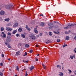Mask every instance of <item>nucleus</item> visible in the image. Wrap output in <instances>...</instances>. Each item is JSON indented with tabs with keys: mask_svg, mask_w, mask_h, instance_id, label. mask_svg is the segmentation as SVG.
<instances>
[{
	"mask_svg": "<svg viewBox=\"0 0 76 76\" xmlns=\"http://www.w3.org/2000/svg\"><path fill=\"white\" fill-rule=\"evenodd\" d=\"M13 5H6L5 6V7L6 8L10 10L11 9H13Z\"/></svg>",
	"mask_w": 76,
	"mask_h": 76,
	"instance_id": "1",
	"label": "nucleus"
},
{
	"mask_svg": "<svg viewBox=\"0 0 76 76\" xmlns=\"http://www.w3.org/2000/svg\"><path fill=\"white\" fill-rule=\"evenodd\" d=\"M10 41H11V39H10V38L7 37L6 40V42H5L4 43L5 45H7V44H8L7 42H10Z\"/></svg>",
	"mask_w": 76,
	"mask_h": 76,
	"instance_id": "2",
	"label": "nucleus"
},
{
	"mask_svg": "<svg viewBox=\"0 0 76 76\" xmlns=\"http://www.w3.org/2000/svg\"><path fill=\"white\" fill-rule=\"evenodd\" d=\"M39 25L41 26H45V23L43 22H41L39 24Z\"/></svg>",
	"mask_w": 76,
	"mask_h": 76,
	"instance_id": "3",
	"label": "nucleus"
},
{
	"mask_svg": "<svg viewBox=\"0 0 76 76\" xmlns=\"http://www.w3.org/2000/svg\"><path fill=\"white\" fill-rule=\"evenodd\" d=\"M5 12L4 11L2 10L0 12V15H4Z\"/></svg>",
	"mask_w": 76,
	"mask_h": 76,
	"instance_id": "4",
	"label": "nucleus"
},
{
	"mask_svg": "<svg viewBox=\"0 0 76 76\" xmlns=\"http://www.w3.org/2000/svg\"><path fill=\"white\" fill-rule=\"evenodd\" d=\"M58 75L60 76H64V74L62 72H59Z\"/></svg>",
	"mask_w": 76,
	"mask_h": 76,
	"instance_id": "5",
	"label": "nucleus"
},
{
	"mask_svg": "<svg viewBox=\"0 0 76 76\" xmlns=\"http://www.w3.org/2000/svg\"><path fill=\"white\" fill-rule=\"evenodd\" d=\"M31 38L32 39L35 40L36 38V37L35 36H34L33 35L31 36Z\"/></svg>",
	"mask_w": 76,
	"mask_h": 76,
	"instance_id": "6",
	"label": "nucleus"
},
{
	"mask_svg": "<svg viewBox=\"0 0 76 76\" xmlns=\"http://www.w3.org/2000/svg\"><path fill=\"white\" fill-rule=\"evenodd\" d=\"M20 53V51H18L16 52L15 55L17 56H19V55H20V54H19Z\"/></svg>",
	"mask_w": 76,
	"mask_h": 76,
	"instance_id": "7",
	"label": "nucleus"
},
{
	"mask_svg": "<svg viewBox=\"0 0 76 76\" xmlns=\"http://www.w3.org/2000/svg\"><path fill=\"white\" fill-rule=\"evenodd\" d=\"M26 28L28 29V31H31V29L30 28H28V26L27 25H26Z\"/></svg>",
	"mask_w": 76,
	"mask_h": 76,
	"instance_id": "8",
	"label": "nucleus"
},
{
	"mask_svg": "<svg viewBox=\"0 0 76 76\" xmlns=\"http://www.w3.org/2000/svg\"><path fill=\"white\" fill-rule=\"evenodd\" d=\"M48 25L50 27H53V24L51 23H50V24Z\"/></svg>",
	"mask_w": 76,
	"mask_h": 76,
	"instance_id": "9",
	"label": "nucleus"
},
{
	"mask_svg": "<svg viewBox=\"0 0 76 76\" xmlns=\"http://www.w3.org/2000/svg\"><path fill=\"white\" fill-rule=\"evenodd\" d=\"M18 26V23H15V24L14 25V27H15V28H16V27H17V26Z\"/></svg>",
	"mask_w": 76,
	"mask_h": 76,
	"instance_id": "10",
	"label": "nucleus"
},
{
	"mask_svg": "<svg viewBox=\"0 0 76 76\" xmlns=\"http://www.w3.org/2000/svg\"><path fill=\"white\" fill-rule=\"evenodd\" d=\"M34 68H35V67L33 66H31V68L30 69V71H31V70H33V69H34Z\"/></svg>",
	"mask_w": 76,
	"mask_h": 76,
	"instance_id": "11",
	"label": "nucleus"
},
{
	"mask_svg": "<svg viewBox=\"0 0 76 76\" xmlns=\"http://www.w3.org/2000/svg\"><path fill=\"white\" fill-rule=\"evenodd\" d=\"M21 37H22L23 38H25V35L24 34H21Z\"/></svg>",
	"mask_w": 76,
	"mask_h": 76,
	"instance_id": "12",
	"label": "nucleus"
},
{
	"mask_svg": "<svg viewBox=\"0 0 76 76\" xmlns=\"http://www.w3.org/2000/svg\"><path fill=\"white\" fill-rule=\"evenodd\" d=\"M17 32V30H16L13 31V32H12V34H16V33Z\"/></svg>",
	"mask_w": 76,
	"mask_h": 76,
	"instance_id": "13",
	"label": "nucleus"
},
{
	"mask_svg": "<svg viewBox=\"0 0 76 76\" xmlns=\"http://www.w3.org/2000/svg\"><path fill=\"white\" fill-rule=\"evenodd\" d=\"M10 20V19L8 18L5 19L4 21H6L7 22H9Z\"/></svg>",
	"mask_w": 76,
	"mask_h": 76,
	"instance_id": "14",
	"label": "nucleus"
},
{
	"mask_svg": "<svg viewBox=\"0 0 76 76\" xmlns=\"http://www.w3.org/2000/svg\"><path fill=\"white\" fill-rule=\"evenodd\" d=\"M42 65L43 66V69H46V66H45V65L44 64H42Z\"/></svg>",
	"mask_w": 76,
	"mask_h": 76,
	"instance_id": "15",
	"label": "nucleus"
},
{
	"mask_svg": "<svg viewBox=\"0 0 76 76\" xmlns=\"http://www.w3.org/2000/svg\"><path fill=\"white\" fill-rule=\"evenodd\" d=\"M7 45H8V48H11V46H10V44H9V43H8Z\"/></svg>",
	"mask_w": 76,
	"mask_h": 76,
	"instance_id": "16",
	"label": "nucleus"
},
{
	"mask_svg": "<svg viewBox=\"0 0 76 76\" xmlns=\"http://www.w3.org/2000/svg\"><path fill=\"white\" fill-rule=\"evenodd\" d=\"M29 47V45L28 44H26L25 45V47H26V48H28Z\"/></svg>",
	"mask_w": 76,
	"mask_h": 76,
	"instance_id": "17",
	"label": "nucleus"
},
{
	"mask_svg": "<svg viewBox=\"0 0 76 76\" xmlns=\"http://www.w3.org/2000/svg\"><path fill=\"white\" fill-rule=\"evenodd\" d=\"M69 37L68 36H67L66 37L65 40H69Z\"/></svg>",
	"mask_w": 76,
	"mask_h": 76,
	"instance_id": "18",
	"label": "nucleus"
},
{
	"mask_svg": "<svg viewBox=\"0 0 76 76\" xmlns=\"http://www.w3.org/2000/svg\"><path fill=\"white\" fill-rule=\"evenodd\" d=\"M67 26L68 28H69V27H70V26H71V24L70 23L68 24L67 25Z\"/></svg>",
	"mask_w": 76,
	"mask_h": 76,
	"instance_id": "19",
	"label": "nucleus"
},
{
	"mask_svg": "<svg viewBox=\"0 0 76 76\" xmlns=\"http://www.w3.org/2000/svg\"><path fill=\"white\" fill-rule=\"evenodd\" d=\"M22 29H21V28H19L18 29V31L19 32H22Z\"/></svg>",
	"mask_w": 76,
	"mask_h": 76,
	"instance_id": "20",
	"label": "nucleus"
},
{
	"mask_svg": "<svg viewBox=\"0 0 76 76\" xmlns=\"http://www.w3.org/2000/svg\"><path fill=\"white\" fill-rule=\"evenodd\" d=\"M12 30V28H9L7 29V31H11Z\"/></svg>",
	"mask_w": 76,
	"mask_h": 76,
	"instance_id": "21",
	"label": "nucleus"
},
{
	"mask_svg": "<svg viewBox=\"0 0 76 76\" xmlns=\"http://www.w3.org/2000/svg\"><path fill=\"white\" fill-rule=\"evenodd\" d=\"M3 37H4V38H6V35L4 34L3 35Z\"/></svg>",
	"mask_w": 76,
	"mask_h": 76,
	"instance_id": "22",
	"label": "nucleus"
},
{
	"mask_svg": "<svg viewBox=\"0 0 76 76\" xmlns=\"http://www.w3.org/2000/svg\"><path fill=\"white\" fill-rule=\"evenodd\" d=\"M34 32L35 33H36V34H38V32L37 30H34Z\"/></svg>",
	"mask_w": 76,
	"mask_h": 76,
	"instance_id": "23",
	"label": "nucleus"
},
{
	"mask_svg": "<svg viewBox=\"0 0 76 76\" xmlns=\"http://www.w3.org/2000/svg\"><path fill=\"white\" fill-rule=\"evenodd\" d=\"M16 70L19 71V67L18 66H17L16 67Z\"/></svg>",
	"mask_w": 76,
	"mask_h": 76,
	"instance_id": "24",
	"label": "nucleus"
},
{
	"mask_svg": "<svg viewBox=\"0 0 76 76\" xmlns=\"http://www.w3.org/2000/svg\"><path fill=\"white\" fill-rule=\"evenodd\" d=\"M1 31H4V28L3 27H1Z\"/></svg>",
	"mask_w": 76,
	"mask_h": 76,
	"instance_id": "25",
	"label": "nucleus"
},
{
	"mask_svg": "<svg viewBox=\"0 0 76 76\" xmlns=\"http://www.w3.org/2000/svg\"><path fill=\"white\" fill-rule=\"evenodd\" d=\"M33 52V50H30L29 51V52L30 53H32Z\"/></svg>",
	"mask_w": 76,
	"mask_h": 76,
	"instance_id": "26",
	"label": "nucleus"
},
{
	"mask_svg": "<svg viewBox=\"0 0 76 76\" xmlns=\"http://www.w3.org/2000/svg\"><path fill=\"white\" fill-rule=\"evenodd\" d=\"M57 42H60V39H58L57 40Z\"/></svg>",
	"mask_w": 76,
	"mask_h": 76,
	"instance_id": "27",
	"label": "nucleus"
},
{
	"mask_svg": "<svg viewBox=\"0 0 76 76\" xmlns=\"http://www.w3.org/2000/svg\"><path fill=\"white\" fill-rule=\"evenodd\" d=\"M49 35L50 36H51L52 35V34H51V32H50L49 33Z\"/></svg>",
	"mask_w": 76,
	"mask_h": 76,
	"instance_id": "28",
	"label": "nucleus"
},
{
	"mask_svg": "<svg viewBox=\"0 0 76 76\" xmlns=\"http://www.w3.org/2000/svg\"><path fill=\"white\" fill-rule=\"evenodd\" d=\"M28 74L27 73V71H26V74H25V76H28Z\"/></svg>",
	"mask_w": 76,
	"mask_h": 76,
	"instance_id": "29",
	"label": "nucleus"
},
{
	"mask_svg": "<svg viewBox=\"0 0 76 76\" xmlns=\"http://www.w3.org/2000/svg\"><path fill=\"white\" fill-rule=\"evenodd\" d=\"M25 54H24L23 56H25L26 55H27V53L26 52H25Z\"/></svg>",
	"mask_w": 76,
	"mask_h": 76,
	"instance_id": "30",
	"label": "nucleus"
},
{
	"mask_svg": "<svg viewBox=\"0 0 76 76\" xmlns=\"http://www.w3.org/2000/svg\"><path fill=\"white\" fill-rule=\"evenodd\" d=\"M0 75L1 76H3V73L2 72H0Z\"/></svg>",
	"mask_w": 76,
	"mask_h": 76,
	"instance_id": "31",
	"label": "nucleus"
},
{
	"mask_svg": "<svg viewBox=\"0 0 76 76\" xmlns=\"http://www.w3.org/2000/svg\"><path fill=\"white\" fill-rule=\"evenodd\" d=\"M48 43H50V40H48L47 42H46V44H48Z\"/></svg>",
	"mask_w": 76,
	"mask_h": 76,
	"instance_id": "32",
	"label": "nucleus"
},
{
	"mask_svg": "<svg viewBox=\"0 0 76 76\" xmlns=\"http://www.w3.org/2000/svg\"><path fill=\"white\" fill-rule=\"evenodd\" d=\"M57 67L58 68V67H60V68H61V66H60V65H57Z\"/></svg>",
	"mask_w": 76,
	"mask_h": 76,
	"instance_id": "33",
	"label": "nucleus"
},
{
	"mask_svg": "<svg viewBox=\"0 0 76 76\" xmlns=\"http://www.w3.org/2000/svg\"><path fill=\"white\" fill-rule=\"evenodd\" d=\"M70 58H71V59H73V56H70Z\"/></svg>",
	"mask_w": 76,
	"mask_h": 76,
	"instance_id": "34",
	"label": "nucleus"
},
{
	"mask_svg": "<svg viewBox=\"0 0 76 76\" xmlns=\"http://www.w3.org/2000/svg\"><path fill=\"white\" fill-rule=\"evenodd\" d=\"M3 63H1L0 64V66H3Z\"/></svg>",
	"mask_w": 76,
	"mask_h": 76,
	"instance_id": "35",
	"label": "nucleus"
},
{
	"mask_svg": "<svg viewBox=\"0 0 76 76\" xmlns=\"http://www.w3.org/2000/svg\"><path fill=\"white\" fill-rule=\"evenodd\" d=\"M8 35H11V33H9V32H8Z\"/></svg>",
	"mask_w": 76,
	"mask_h": 76,
	"instance_id": "36",
	"label": "nucleus"
},
{
	"mask_svg": "<svg viewBox=\"0 0 76 76\" xmlns=\"http://www.w3.org/2000/svg\"><path fill=\"white\" fill-rule=\"evenodd\" d=\"M68 71L70 72V73H72V71L70 69H68Z\"/></svg>",
	"mask_w": 76,
	"mask_h": 76,
	"instance_id": "37",
	"label": "nucleus"
},
{
	"mask_svg": "<svg viewBox=\"0 0 76 76\" xmlns=\"http://www.w3.org/2000/svg\"><path fill=\"white\" fill-rule=\"evenodd\" d=\"M64 29H68V27H64Z\"/></svg>",
	"mask_w": 76,
	"mask_h": 76,
	"instance_id": "38",
	"label": "nucleus"
},
{
	"mask_svg": "<svg viewBox=\"0 0 76 76\" xmlns=\"http://www.w3.org/2000/svg\"><path fill=\"white\" fill-rule=\"evenodd\" d=\"M74 25H75L74 24H71V26H74Z\"/></svg>",
	"mask_w": 76,
	"mask_h": 76,
	"instance_id": "39",
	"label": "nucleus"
},
{
	"mask_svg": "<svg viewBox=\"0 0 76 76\" xmlns=\"http://www.w3.org/2000/svg\"><path fill=\"white\" fill-rule=\"evenodd\" d=\"M16 36L17 37H19V34H16Z\"/></svg>",
	"mask_w": 76,
	"mask_h": 76,
	"instance_id": "40",
	"label": "nucleus"
},
{
	"mask_svg": "<svg viewBox=\"0 0 76 76\" xmlns=\"http://www.w3.org/2000/svg\"><path fill=\"white\" fill-rule=\"evenodd\" d=\"M2 57H4V54H2Z\"/></svg>",
	"mask_w": 76,
	"mask_h": 76,
	"instance_id": "41",
	"label": "nucleus"
},
{
	"mask_svg": "<svg viewBox=\"0 0 76 76\" xmlns=\"http://www.w3.org/2000/svg\"><path fill=\"white\" fill-rule=\"evenodd\" d=\"M42 33H41L40 34V36H42Z\"/></svg>",
	"mask_w": 76,
	"mask_h": 76,
	"instance_id": "42",
	"label": "nucleus"
},
{
	"mask_svg": "<svg viewBox=\"0 0 76 76\" xmlns=\"http://www.w3.org/2000/svg\"><path fill=\"white\" fill-rule=\"evenodd\" d=\"M39 46V45H36V47H38Z\"/></svg>",
	"mask_w": 76,
	"mask_h": 76,
	"instance_id": "43",
	"label": "nucleus"
},
{
	"mask_svg": "<svg viewBox=\"0 0 76 76\" xmlns=\"http://www.w3.org/2000/svg\"><path fill=\"white\" fill-rule=\"evenodd\" d=\"M19 45L21 46L22 45V44L20 43H19Z\"/></svg>",
	"mask_w": 76,
	"mask_h": 76,
	"instance_id": "44",
	"label": "nucleus"
},
{
	"mask_svg": "<svg viewBox=\"0 0 76 76\" xmlns=\"http://www.w3.org/2000/svg\"><path fill=\"white\" fill-rule=\"evenodd\" d=\"M67 45H64V46H63V47H66V46H67Z\"/></svg>",
	"mask_w": 76,
	"mask_h": 76,
	"instance_id": "45",
	"label": "nucleus"
},
{
	"mask_svg": "<svg viewBox=\"0 0 76 76\" xmlns=\"http://www.w3.org/2000/svg\"><path fill=\"white\" fill-rule=\"evenodd\" d=\"M36 61H38V59L36 58Z\"/></svg>",
	"mask_w": 76,
	"mask_h": 76,
	"instance_id": "46",
	"label": "nucleus"
},
{
	"mask_svg": "<svg viewBox=\"0 0 76 76\" xmlns=\"http://www.w3.org/2000/svg\"><path fill=\"white\" fill-rule=\"evenodd\" d=\"M2 34H4V32H2L1 33Z\"/></svg>",
	"mask_w": 76,
	"mask_h": 76,
	"instance_id": "47",
	"label": "nucleus"
},
{
	"mask_svg": "<svg viewBox=\"0 0 76 76\" xmlns=\"http://www.w3.org/2000/svg\"><path fill=\"white\" fill-rule=\"evenodd\" d=\"M37 28H34V30H37Z\"/></svg>",
	"mask_w": 76,
	"mask_h": 76,
	"instance_id": "48",
	"label": "nucleus"
},
{
	"mask_svg": "<svg viewBox=\"0 0 76 76\" xmlns=\"http://www.w3.org/2000/svg\"><path fill=\"white\" fill-rule=\"evenodd\" d=\"M74 75H76V73H75V72L74 71Z\"/></svg>",
	"mask_w": 76,
	"mask_h": 76,
	"instance_id": "49",
	"label": "nucleus"
},
{
	"mask_svg": "<svg viewBox=\"0 0 76 76\" xmlns=\"http://www.w3.org/2000/svg\"><path fill=\"white\" fill-rule=\"evenodd\" d=\"M8 26H10V23H9L8 24Z\"/></svg>",
	"mask_w": 76,
	"mask_h": 76,
	"instance_id": "50",
	"label": "nucleus"
},
{
	"mask_svg": "<svg viewBox=\"0 0 76 76\" xmlns=\"http://www.w3.org/2000/svg\"><path fill=\"white\" fill-rule=\"evenodd\" d=\"M26 63H28V61H25Z\"/></svg>",
	"mask_w": 76,
	"mask_h": 76,
	"instance_id": "51",
	"label": "nucleus"
},
{
	"mask_svg": "<svg viewBox=\"0 0 76 76\" xmlns=\"http://www.w3.org/2000/svg\"><path fill=\"white\" fill-rule=\"evenodd\" d=\"M74 39L76 40V36L74 37Z\"/></svg>",
	"mask_w": 76,
	"mask_h": 76,
	"instance_id": "52",
	"label": "nucleus"
},
{
	"mask_svg": "<svg viewBox=\"0 0 76 76\" xmlns=\"http://www.w3.org/2000/svg\"><path fill=\"white\" fill-rule=\"evenodd\" d=\"M40 16H43V14L40 15Z\"/></svg>",
	"mask_w": 76,
	"mask_h": 76,
	"instance_id": "53",
	"label": "nucleus"
},
{
	"mask_svg": "<svg viewBox=\"0 0 76 76\" xmlns=\"http://www.w3.org/2000/svg\"><path fill=\"white\" fill-rule=\"evenodd\" d=\"M76 50V48H75L74 50V51H75Z\"/></svg>",
	"mask_w": 76,
	"mask_h": 76,
	"instance_id": "54",
	"label": "nucleus"
},
{
	"mask_svg": "<svg viewBox=\"0 0 76 76\" xmlns=\"http://www.w3.org/2000/svg\"><path fill=\"white\" fill-rule=\"evenodd\" d=\"M0 19H2V18H1V17H0Z\"/></svg>",
	"mask_w": 76,
	"mask_h": 76,
	"instance_id": "55",
	"label": "nucleus"
},
{
	"mask_svg": "<svg viewBox=\"0 0 76 76\" xmlns=\"http://www.w3.org/2000/svg\"><path fill=\"white\" fill-rule=\"evenodd\" d=\"M63 68H64V67H63V66H62V69H63Z\"/></svg>",
	"mask_w": 76,
	"mask_h": 76,
	"instance_id": "56",
	"label": "nucleus"
},
{
	"mask_svg": "<svg viewBox=\"0 0 76 76\" xmlns=\"http://www.w3.org/2000/svg\"><path fill=\"white\" fill-rule=\"evenodd\" d=\"M37 56H39V54H38Z\"/></svg>",
	"mask_w": 76,
	"mask_h": 76,
	"instance_id": "57",
	"label": "nucleus"
},
{
	"mask_svg": "<svg viewBox=\"0 0 76 76\" xmlns=\"http://www.w3.org/2000/svg\"><path fill=\"white\" fill-rule=\"evenodd\" d=\"M38 28V26H36V28Z\"/></svg>",
	"mask_w": 76,
	"mask_h": 76,
	"instance_id": "58",
	"label": "nucleus"
},
{
	"mask_svg": "<svg viewBox=\"0 0 76 76\" xmlns=\"http://www.w3.org/2000/svg\"><path fill=\"white\" fill-rule=\"evenodd\" d=\"M18 76V75H15V76Z\"/></svg>",
	"mask_w": 76,
	"mask_h": 76,
	"instance_id": "59",
	"label": "nucleus"
},
{
	"mask_svg": "<svg viewBox=\"0 0 76 76\" xmlns=\"http://www.w3.org/2000/svg\"><path fill=\"white\" fill-rule=\"evenodd\" d=\"M71 76H75V75H71Z\"/></svg>",
	"mask_w": 76,
	"mask_h": 76,
	"instance_id": "60",
	"label": "nucleus"
},
{
	"mask_svg": "<svg viewBox=\"0 0 76 76\" xmlns=\"http://www.w3.org/2000/svg\"><path fill=\"white\" fill-rule=\"evenodd\" d=\"M8 60H9V61H10V59H8Z\"/></svg>",
	"mask_w": 76,
	"mask_h": 76,
	"instance_id": "61",
	"label": "nucleus"
},
{
	"mask_svg": "<svg viewBox=\"0 0 76 76\" xmlns=\"http://www.w3.org/2000/svg\"><path fill=\"white\" fill-rule=\"evenodd\" d=\"M54 33H55V34H56V32L54 31Z\"/></svg>",
	"mask_w": 76,
	"mask_h": 76,
	"instance_id": "62",
	"label": "nucleus"
},
{
	"mask_svg": "<svg viewBox=\"0 0 76 76\" xmlns=\"http://www.w3.org/2000/svg\"><path fill=\"white\" fill-rule=\"evenodd\" d=\"M9 70H10V71H11V69H10Z\"/></svg>",
	"mask_w": 76,
	"mask_h": 76,
	"instance_id": "63",
	"label": "nucleus"
},
{
	"mask_svg": "<svg viewBox=\"0 0 76 76\" xmlns=\"http://www.w3.org/2000/svg\"><path fill=\"white\" fill-rule=\"evenodd\" d=\"M75 53H76V51H75Z\"/></svg>",
	"mask_w": 76,
	"mask_h": 76,
	"instance_id": "64",
	"label": "nucleus"
}]
</instances>
